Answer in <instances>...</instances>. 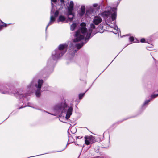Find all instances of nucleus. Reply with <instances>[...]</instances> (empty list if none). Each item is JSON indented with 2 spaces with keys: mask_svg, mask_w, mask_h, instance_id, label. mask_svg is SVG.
<instances>
[{
  "mask_svg": "<svg viewBox=\"0 0 158 158\" xmlns=\"http://www.w3.org/2000/svg\"><path fill=\"white\" fill-rule=\"evenodd\" d=\"M86 42L85 43L84 42H81L80 44H72L73 46V47H74L75 46L77 48V49L78 50L80 49L83 45V44H85Z\"/></svg>",
  "mask_w": 158,
  "mask_h": 158,
  "instance_id": "obj_12",
  "label": "nucleus"
},
{
  "mask_svg": "<svg viewBox=\"0 0 158 158\" xmlns=\"http://www.w3.org/2000/svg\"><path fill=\"white\" fill-rule=\"evenodd\" d=\"M51 0L52 2H56L57 1V0Z\"/></svg>",
  "mask_w": 158,
  "mask_h": 158,
  "instance_id": "obj_31",
  "label": "nucleus"
},
{
  "mask_svg": "<svg viewBox=\"0 0 158 158\" xmlns=\"http://www.w3.org/2000/svg\"><path fill=\"white\" fill-rule=\"evenodd\" d=\"M85 12V8L84 6H81V10L80 11L79 14L81 16H83Z\"/></svg>",
  "mask_w": 158,
  "mask_h": 158,
  "instance_id": "obj_13",
  "label": "nucleus"
},
{
  "mask_svg": "<svg viewBox=\"0 0 158 158\" xmlns=\"http://www.w3.org/2000/svg\"><path fill=\"white\" fill-rule=\"evenodd\" d=\"M85 143L87 145H89L91 143H93L95 141L94 138L92 136L88 137L85 136Z\"/></svg>",
  "mask_w": 158,
  "mask_h": 158,
  "instance_id": "obj_8",
  "label": "nucleus"
},
{
  "mask_svg": "<svg viewBox=\"0 0 158 158\" xmlns=\"http://www.w3.org/2000/svg\"><path fill=\"white\" fill-rule=\"evenodd\" d=\"M66 20V18H65L62 16V15H60L59 17V19L58 20V22H63Z\"/></svg>",
  "mask_w": 158,
  "mask_h": 158,
  "instance_id": "obj_14",
  "label": "nucleus"
},
{
  "mask_svg": "<svg viewBox=\"0 0 158 158\" xmlns=\"http://www.w3.org/2000/svg\"><path fill=\"white\" fill-rule=\"evenodd\" d=\"M76 26H77V24L76 23H73V24H72L71 25V27H70L71 30L72 31L74 30L75 29Z\"/></svg>",
  "mask_w": 158,
  "mask_h": 158,
  "instance_id": "obj_15",
  "label": "nucleus"
},
{
  "mask_svg": "<svg viewBox=\"0 0 158 158\" xmlns=\"http://www.w3.org/2000/svg\"><path fill=\"white\" fill-rule=\"evenodd\" d=\"M147 49L149 50V49H148V48H147Z\"/></svg>",
  "mask_w": 158,
  "mask_h": 158,
  "instance_id": "obj_33",
  "label": "nucleus"
},
{
  "mask_svg": "<svg viewBox=\"0 0 158 158\" xmlns=\"http://www.w3.org/2000/svg\"><path fill=\"white\" fill-rule=\"evenodd\" d=\"M73 111V108L70 107L69 108L67 112L66 113V118L67 119L69 118L72 114Z\"/></svg>",
  "mask_w": 158,
  "mask_h": 158,
  "instance_id": "obj_10",
  "label": "nucleus"
},
{
  "mask_svg": "<svg viewBox=\"0 0 158 158\" xmlns=\"http://www.w3.org/2000/svg\"><path fill=\"white\" fill-rule=\"evenodd\" d=\"M95 27V25L93 23L91 24L90 27L88 31L85 27H82L81 29V33L79 30L76 32L73 42L76 43L81 42L84 39H85V41L89 40L90 37L92 29Z\"/></svg>",
  "mask_w": 158,
  "mask_h": 158,
  "instance_id": "obj_1",
  "label": "nucleus"
},
{
  "mask_svg": "<svg viewBox=\"0 0 158 158\" xmlns=\"http://www.w3.org/2000/svg\"><path fill=\"white\" fill-rule=\"evenodd\" d=\"M7 24L4 23L2 25H0V30H1L4 27H6Z\"/></svg>",
  "mask_w": 158,
  "mask_h": 158,
  "instance_id": "obj_17",
  "label": "nucleus"
},
{
  "mask_svg": "<svg viewBox=\"0 0 158 158\" xmlns=\"http://www.w3.org/2000/svg\"><path fill=\"white\" fill-rule=\"evenodd\" d=\"M89 13V10L87 11L86 14V15H87V16H88V14Z\"/></svg>",
  "mask_w": 158,
  "mask_h": 158,
  "instance_id": "obj_27",
  "label": "nucleus"
},
{
  "mask_svg": "<svg viewBox=\"0 0 158 158\" xmlns=\"http://www.w3.org/2000/svg\"><path fill=\"white\" fill-rule=\"evenodd\" d=\"M150 101V100H148L146 101L145 102H144V104H143V105L144 106V105H146L148 104V102H149Z\"/></svg>",
  "mask_w": 158,
  "mask_h": 158,
  "instance_id": "obj_20",
  "label": "nucleus"
},
{
  "mask_svg": "<svg viewBox=\"0 0 158 158\" xmlns=\"http://www.w3.org/2000/svg\"><path fill=\"white\" fill-rule=\"evenodd\" d=\"M60 2L61 3L64 4V0H60Z\"/></svg>",
  "mask_w": 158,
  "mask_h": 158,
  "instance_id": "obj_30",
  "label": "nucleus"
},
{
  "mask_svg": "<svg viewBox=\"0 0 158 158\" xmlns=\"http://www.w3.org/2000/svg\"><path fill=\"white\" fill-rule=\"evenodd\" d=\"M129 40L130 42H132L134 40V38L133 37H131L129 38Z\"/></svg>",
  "mask_w": 158,
  "mask_h": 158,
  "instance_id": "obj_22",
  "label": "nucleus"
},
{
  "mask_svg": "<svg viewBox=\"0 0 158 158\" xmlns=\"http://www.w3.org/2000/svg\"><path fill=\"white\" fill-rule=\"evenodd\" d=\"M109 25H110V26H111V25H110V24H109Z\"/></svg>",
  "mask_w": 158,
  "mask_h": 158,
  "instance_id": "obj_35",
  "label": "nucleus"
},
{
  "mask_svg": "<svg viewBox=\"0 0 158 158\" xmlns=\"http://www.w3.org/2000/svg\"><path fill=\"white\" fill-rule=\"evenodd\" d=\"M33 82H32L31 84V85H29V86H28V88L30 89V88H33Z\"/></svg>",
  "mask_w": 158,
  "mask_h": 158,
  "instance_id": "obj_25",
  "label": "nucleus"
},
{
  "mask_svg": "<svg viewBox=\"0 0 158 158\" xmlns=\"http://www.w3.org/2000/svg\"><path fill=\"white\" fill-rule=\"evenodd\" d=\"M51 5L52 6V9L51 13V16L50 19V21L46 27V30L49 26L53 23L55 20L56 18L58 16L59 14V11L57 10L54 13V11L53 10V8L54 5L52 3H51Z\"/></svg>",
  "mask_w": 158,
  "mask_h": 158,
  "instance_id": "obj_4",
  "label": "nucleus"
},
{
  "mask_svg": "<svg viewBox=\"0 0 158 158\" xmlns=\"http://www.w3.org/2000/svg\"><path fill=\"white\" fill-rule=\"evenodd\" d=\"M147 49L149 50V49H148V48H147Z\"/></svg>",
  "mask_w": 158,
  "mask_h": 158,
  "instance_id": "obj_32",
  "label": "nucleus"
},
{
  "mask_svg": "<svg viewBox=\"0 0 158 158\" xmlns=\"http://www.w3.org/2000/svg\"><path fill=\"white\" fill-rule=\"evenodd\" d=\"M56 109L59 112H61L62 113L65 112L67 109V105L65 103L58 105L56 106Z\"/></svg>",
  "mask_w": 158,
  "mask_h": 158,
  "instance_id": "obj_5",
  "label": "nucleus"
},
{
  "mask_svg": "<svg viewBox=\"0 0 158 158\" xmlns=\"http://www.w3.org/2000/svg\"><path fill=\"white\" fill-rule=\"evenodd\" d=\"M73 2L72 1L70 2L69 7H68V12L67 15L68 16L69 20L71 21L73 20L74 17V14L73 12Z\"/></svg>",
  "mask_w": 158,
  "mask_h": 158,
  "instance_id": "obj_3",
  "label": "nucleus"
},
{
  "mask_svg": "<svg viewBox=\"0 0 158 158\" xmlns=\"http://www.w3.org/2000/svg\"><path fill=\"white\" fill-rule=\"evenodd\" d=\"M145 40L144 38H142L141 40V42H145Z\"/></svg>",
  "mask_w": 158,
  "mask_h": 158,
  "instance_id": "obj_26",
  "label": "nucleus"
},
{
  "mask_svg": "<svg viewBox=\"0 0 158 158\" xmlns=\"http://www.w3.org/2000/svg\"><path fill=\"white\" fill-rule=\"evenodd\" d=\"M102 21V19L100 16H95L93 20V23L96 25L99 24Z\"/></svg>",
  "mask_w": 158,
  "mask_h": 158,
  "instance_id": "obj_9",
  "label": "nucleus"
},
{
  "mask_svg": "<svg viewBox=\"0 0 158 158\" xmlns=\"http://www.w3.org/2000/svg\"><path fill=\"white\" fill-rule=\"evenodd\" d=\"M85 93L83 94H80L79 95V98L80 99H81L82 97L84 96Z\"/></svg>",
  "mask_w": 158,
  "mask_h": 158,
  "instance_id": "obj_18",
  "label": "nucleus"
},
{
  "mask_svg": "<svg viewBox=\"0 0 158 158\" xmlns=\"http://www.w3.org/2000/svg\"><path fill=\"white\" fill-rule=\"evenodd\" d=\"M157 96H158V94H157L152 95L151 96V98H154Z\"/></svg>",
  "mask_w": 158,
  "mask_h": 158,
  "instance_id": "obj_19",
  "label": "nucleus"
},
{
  "mask_svg": "<svg viewBox=\"0 0 158 158\" xmlns=\"http://www.w3.org/2000/svg\"><path fill=\"white\" fill-rule=\"evenodd\" d=\"M116 10V9L115 8H112L111 10L112 11L114 12V13L111 15V20L112 21H114L115 20L116 18V13L115 12Z\"/></svg>",
  "mask_w": 158,
  "mask_h": 158,
  "instance_id": "obj_11",
  "label": "nucleus"
},
{
  "mask_svg": "<svg viewBox=\"0 0 158 158\" xmlns=\"http://www.w3.org/2000/svg\"><path fill=\"white\" fill-rule=\"evenodd\" d=\"M23 95L19 94H18V96L17 95H16V96L17 97H18L19 98H22L23 97Z\"/></svg>",
  "mask_w": 158,
  "mask_h": 158,
  "instance_id": "obj_23",
  "label": "nucleus"
},
{
  "mask_svg": "<svg viewBox=\"0 0 158 158\" xmlns=\"http://www.w3.org/2000/svg\"><path fill=\"white\" fill-rule=\"evenodd\" d=\"M67 48L68 45L66 44L60 45L58 48L52 52V56L53 59L56 60L62 56L66 52Z\"/></svg>",
  "mask_w": 158,
  "mask_h": 158,
  "instance_id": "obj_2",
  "label": "nucleus"
},
{
  "mask_svg": "<svg viewBox=\"0 0 158 158\" xmlns=\"http://www.w3.org/2000/svg\"><path fill=\"white\" fill-rule=\"evenodd\" d=\"M43 83V81L42 80H39L38 81V85H35V86L37 89L35 92V94L37 97H40L41 95L40 89Z\"/></svg>",
  "mask_w": 158,
  "mask_h": 158,
  "instance_id": "obj_6",
  "label": "nucleus"
},
{
  "mask_svg": "<svg viewBox=\"0 0 158 158\" xmlns=\"http://www.w3.org/2000/svg\"><path fill=\"white\" fill-rule=\"evenodd\" d=\"M93 6L94 7H98V8H99V6H98V4H96V3L94 4H93Z\"/></svg>",
  "mask_w": 158,
  "mask_h": 158,
  "instance_id": "obj_24",
  "label": "nucleus"
},
{
  "mask_svg": "<svg viewBox=\"0 0 158 158\" xmlns=\"http://www.w3.org/2000/svg\"><path fill=\"white\" fill-rule=\"evenodd\" d=\"M77 138L78 139H81V138H82V136H77Z\"/></svg>",
  "mask_w": 158,
  "mask_h": 158,
  "instance_id": "obj_29",
  "label": "nucleus"
},
{
  "mask_svg": "<svg viewBox=\"0 0 158 158\" xmlns=\"http://www.w3.org/2000/svg\"><path fill=\"white\" fill-rule=\"evenodd\" d=\"M115 23V22H113V24H114V26L113 27L114 28V29L117 30V29H118L117 27V26H116V25H114Z\"/></svg>",
  "mask_w": 158,
  "mask_h": 158,
  "instance_id": "obj_21",
  "label": "nucleus"
},
{
  "mask_svg": "<svg viewBox=\"0 0 158 158\" xmlns=\"http://www.w3.org/2000/svg\"><path fill=\"white\" fill-rule=\"evenodd\" d=\"M111 12L110 11H104L100 14H99V15L102 17H104V18L107 17V19H106V23H111L112 24V23L111 22V20L107 19L109 16L111 14Z\"/></svg>",
  "mask_w": 158,
  "mask_h": 158,
  "instance_id": "obj_7",
  "label": "nucleus"
},
{
  "mask_svg": "<svg viewBox=\"0 0 158 158\" xmlns=\"http://www.w3.org/2000/svg\"><path fill=\"white\" fill-rule=\"evenodd\" d=\"M0 92H1L2 93L4 94H6L7 93V92H2V91H1V90H0Z\"/></svg>",
  "mask_w": 158,
  "mask_h": 158,
  "instance_id": "obj_28",
  "label": "nucleus"
},
{
  "mask_svg": "<svg viewBox=\"0 0 158 158\" xmlns=\"http://www.w3.org/2000/svg\"><path fill=\"white\" fill-rule=\"evenodd\" d=\"M147 49L149 50V49H148V48H147Z\"/></svg>",
  "mask_w": 158,
  "mask_h": 158,
  "instance_id": "obj_34",
  "label": "nucleus"
},
{
  "mask_svg": "<svg viewBox=\"0 0 158 158\" xmlns=\"http://www.w3.org/2000/svg\"><path fill=\"white\" fill-rule=\"evenodd\" d=\"M86 24L85 23H81V27H82L80 29H79L78 31H80V33H81V28H82V27H85V26H86Z\"/></svg>",
  "mask_w": 158,
  "mask_h": 158,
  "instance_id": "obj_16",
  "label": "nucleus"
}]
</instances>
